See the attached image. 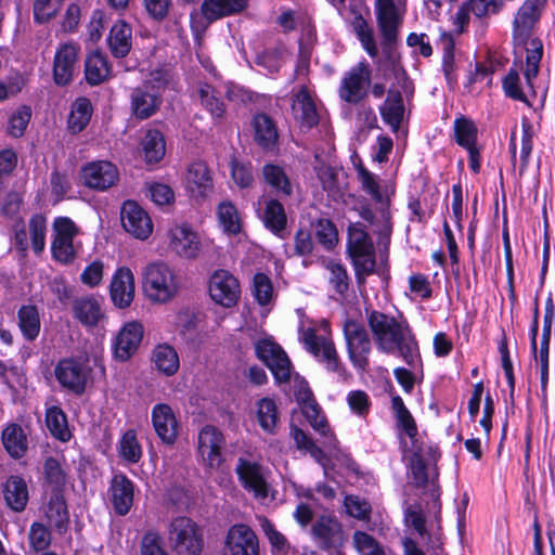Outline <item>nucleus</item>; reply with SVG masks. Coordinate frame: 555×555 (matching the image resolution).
Segmentation results:
<instances>
[{
  "label": "nucleus",
  "instance_id": "nucleus-1",
  "mask_svg": "<svg viewBox=\"0 0 555 555\" xmlns=\"http://www.w3.org/2000/svg\"><path fill=\"white\" fill-rule=\"evenodd\" d=\"M367 326L380 352L400 356L408 365L420 360L418 345L408 322L378 310H365Z\"/></svg>",
  "mask_w": 555,
  "mask_h": 555
},
{
  "label": "nucleus",
  "instance_id": "nucleus-2",
  "mask_svg": "<svg viewBox=\"0 0 555 555\" xmlns=\"http://www.w3.org/2000/svg\"><path fill=\"white\" fill-rule=\"evenodd\" d=\"M547 0H525L517 10L513 21V37L526 44L525 77L528 83L537 77L543 55V43L538 38H530L534 26L540 21Z\"/></svg>",
  "mask_w": 555,
  "mask_h": 555
},
{
  "label": "nucleus",
  "instance_id": "nucleus-3",
  "mask_svg": "<svg viewBox=\"0 0 555 555\" xmlns=\"http://www.w3.org/2000/svg\"><path fill=\"white\" fill-rule=\"evenodd\" d=\"M299 340L304 344L305 349L325 366L327 372L336 373L343 377L346 376V367L327 326L322 330L313 326H301L299 328Z\"/></svg>",
  "mask_w": 555,
  "mask_h": 555
},
{
  "label": "nucleus",
  "instance_id": "nucleus-4",
  "mask_svg": "<svg viewBox=\"0 0 555 555\" xmlns=\"http://www.w3.org/2000/svg\"><path fill=\"white\" fill-rule=\"evenodd\" d=\"M347 254L350 257L358 284L375 272L376 255L374 244L362 223H352L348 228Z\"/></svg>",
  "mask_w": 555,
  "mask_h": 555
},
{
  "label": "nucleus",
  "instance_id": "nucleus-5",
  "mask_svg": "<svg viewBox=\"0 0 555 555\" xmlns=\"http://www.w3.org/2000/svg\"><path fill=\"white\" fill-rule=\"evenodd\" d=\"M145 296L153 302L165 304L178 294L179 281L173 270L164 262L145 267L142 281Z\"/></svg>",
  "mask_w": 555,
  "mask_h": 555
},
{
  "label": "nucleus",
  "instance_id": "nucleus-6",
  "mask_svg": "<svg viewBox=\"0 0 555 555\" xmlns=\"http://www.w3.org/2000/svg\"><path fill=\"white\" fill-rule=\"evenodd\" d=\"M168 541L177 555H201L204 547L202 530L185 516L176 517L169 522Z\"/></svg>",
  "mask_w": 555,
  "mask_h": 555
},
{
  "label": "nucleus",
  "instance_id": "nucleus-7",
  "mask_svg": "<svg viewBox=\"0 0 555 555\" xmlns=\"http://www.w3.org/2000/svg\"><path fill=\"white\" fill-rule=\"evenodd\" d=\"M343 334L349 361L357 370L366 371L372 352V339L364 324L354 319H347L343 324Z\"/></svg>",
  "mask_w": 555,
  "mask_h": 555
},
{
  "label": "nucleus",
  "instance_id": "nucleus-8",
  "mask_svg": "<svg viewBox=\"0 0 555 555\" xmlns=\"http://www.w3.org/2000/svg\"><path fill=\"white\" fill-rule=\"evenodd\" d=\"M372 80V69L366 61H361L347 70L338 86V96L341 101L357 105L369 92Z\"/></svg>",
  "mask_w": 555,
  "mask_h": 555
},
{
  "label": "nucleus",
  "instance_id": "nucleus-9",
  "mask_svg": "<svg viewBox=\"0 0 555 555\" xmlns=\"http://www.w3.org/2000/svg\"><path fill=\"white\" fill-rule=\"evenodd\" d=\"M257 358L272 372L278 383H287L291 379L292 363L280 345L270 338L260 339L255 344Z\"/></svg>",
  "mask_w": 555,
  "mask_h": 555
},
{
  "label": "nucleus",
  "instance_id": "nucleus-10",
  "mask_svg": "<svg viewBox=\"0 0 555 555\" xmlns=\"http://www.w3.org/2000/svg\"><path fill=\"white\" fill-rule=\"evenodd\" d=\"M54 376L64 389L76 396H81L90 379V369L77 359L66 358L56 363Z\"/></svg>",
  "mask_w": 555,
  "mask_h": 555
},
{
  "label": "nucleus",
  "instance_id": "nucleus-11",
  "mask_svg": "<svg viewBox=\"0 0 555 555\" xmlns=\"http://www.w3.org/2000/svg\"><path fill=\"white\" fill-rule=\"evenodd\" d=\"M225 439L215 426L206 425L198 434L197 450L206 467L219 469L224 462Z\"/></svg>",
  "mask_w": 555,
  "mask_h": 555
},
{
  "label": "nucleus",
  "instance_id": "nucleus-12",
  "mask_svg": "<svg viewBox=\"0 0 555 555\" xmlns=\"http://www.w3.org/2000/svg\"><path fill=\"white\" fill-rule=\"evenodd\" d=\"M235 473L242 487L257 500H266L269 495V482L263 467L244 457H238Z\"/></svg>",
  "mask_w": 555,
  "mask_h": 555
},
{
  "label": "nucleus",
  "instance_id": "nucleus-13",
  "mask_svg": "<svg viewBox=\"0 0 555 555\" xmlns=\"http://www.w3.org/2000/svg\"><path fill=\"white\" fill-rule=\"evenodd\" d=\"M375 13L377 26L383 37V49L391 50L397 43L402 17L393 0H376Z\"/></svg>",
  "mask_w": 555,
  "mask_h": 555
},
{
  "label": "nucleus",
  "instance_id": "nucleus-14",
  "mask_svg": "<svg viewBox=\"0 0 555 555\" xmlns=\"http://www.w3.org/2000/svg\"><path fill=\"white\" fill-rule=\"evenodd\" d=\"M80 178L88 189L103 192L117 183L119 171L111 162L93 160L81 168Z\"/></svg>",
  "mask_w": 555,
  "mask_h": 555
},
{
  "label": "nucleus",
  "instance_id": "nucleus-15",
  "mask_svg": "<svg viewBox=\"0 0 555 555\" xmlns=\"http://www.w3.org/2000/svg\"><path fill=\"white\" fill-rule=\"evenodd\" d=\"M54 240L51 250L53 258L61 263H69L75 259L73 240L77 234L75 223L66 217H59L53 222Z\"/></svg>",
  "mask_w": 555,
  "mask_h": 555
},
{
  "label": "nucleus",
  "instance_id": "nucleus-16",
  "mask_svg": "<svg viewBox=\"0 0 555 555\" xmlns=\"http://www.w3.org/2000/svg\"><path fill=\"white\" fill-rule=\"evenodd\" d=\"M209 295L216 304L231 308L240 298V283L229 271L217 270L209 281Z\"/></svg>",
  "mask_w": 555,
  "mask_h": 555
},
{
  "label": "nucleus",
  "instance_id": "nucleus-17",
  "mask_svg": "<svg viewBox=\"0 0 555 555\" xmlns=\"http://www.w3.org/2000/svg\"><path fill=\"white\" fill-rule=\"evenodd\" d=\"M80 46L65 42L56 49L53 60V80L57 86H67L77 68Z\"/></svg>",
  "mask_w": 555,
  "mask_h": 555
},
{
  "label": "nucleus",
  "instance_id": "nucleus-18",
  "mask_svg": "<svg viewBox=\"0 0 555 555\" xmlns=\"http://www.w3.org/2000/svg\"><path fill=\"white\" fill-rule=\"evenodd\" d=\"M124 229L132 236L145 240L153 231V223L146 211L133 201H126L120 210Z\"/></svg>",
  "mask_w": 555,
  "mask_h": 555
},
{
  "label": "nucleus",
  "instance_id": "nucleus-19",
  "mask_svg": "<svg viewBox=\"0 0 555 555\" xmlns=\"http://www.w3.org/2000/svg\"><path fill=\"white\" fill-rule=\"evenodd\" d=\"M225 555H259V542L247 525L232 526L227 534Z\"/></svg>",
  "mask_w": 555,
  "mask_h": 555
},
{
  "label": "nucleus",
  "instance_id": "nucleus-20",
  "mask_svg": "<svg viewBox=\"0 0 555 555\" xmlns=\"http://www.w3.org/2000/svg\"><path fill=\"white\" fill-rule=\"evenodd\" d=\"M291 107L292 114L301 130H310L319 124L320 117L317 104L306 86H301L293 95Z\"/></svg>",
  "mask_w": 555,
  "mask_h": 555
},
{
  "label": "nucleus",
  "instance_id": "nucleus-21",
  "mask_svg": "<svg viewBox=\"0 0 555 555\" xmlns=\"http://www.w3.org/2000/svg\"><path fill=\"white\" fill-rule=\"evenodd\" d=\"M311 533L318 546L324 551L340 547L344 543L341 526L333 517L318 518L311 527Z\"/></svg>",
  "mask_w": 555,
  "mask_h": 555
},
{
  "label": "nucleus",
  "instance_id": "nucleus-22",
  "mask_svg": "<svg viewBox=\"0 0 555 555\" xmlns=\"http://www.w3.org/2000/svg\"><path fill=\"white\" fill-rule=\"evenodd\" d=\"M143 337V326L139 322H129L118 332L113 347L115 357L128 360L138 349Z\"/></svg>",
  "mask_w": 555,
  "mask_h": 555
},
{
  "label": "nucleus",
  "instance_id": "nucleus-23",
  "mask_svg": "<svg viewBox=\"0 0 555 555\" xmlns=\"http://www.w3.org/2000/svg\"><path fill=\"white\" fill-rule=\"evenodd\" d=\"M152 422L159 439L172 444L178 437V421L172 409L166 403H158L152 409Z\"/></svg>",
  "mask_w": 555,
  "mask_h": 555
},
{
  "label": "nucleus",
  "instance_id": "nucleus-24",
  "mask_svg": "<svg viewBox=\"0 0 555 555\" xmlns=\"http://www.w3.org/2000/svg\"><path fill=\"white\" fill-rule=\"evenodd\" d=\"M109 493L115 512L120 516L127 515L133 504V482L126 475L116 474L111 480Z\"/></svg>",
  "mask_w": 555,
  "mask_h": 555
},
{
  "label": "nucleus",
  "instance_id": "nucleus-25",
  "mask_svg": "<svg viewBox=\"0 0 555 555\" xmlns=\"http://www.w3.org/2000/svg\"><path fill=\"white\" fill-rule=\"evenodd\" d=\"M111 298L118 308H127L134 298V276L129 268H119L111 282Z\"/></svg>",
  "mask_w": 555,
  "mask_h": 555
},
{
  "label": "nucleus",
  "instance_id": "nucleus-26",
  "mask_svg": "<svg viewBox=\"0 0 555 555\" xmlns=\"http://www.w3.org/2000/svg\"><path fill=\"white\" fill-rule=\"evenodd\" d=\"M131 111L139 119H146L154 115L162 104L160 93L149 90V85H141L132 90Z\"/></svg>",
  "mask_w": 555,
  "mask_h": 555
},
{
  "label": "nucleus",
  "instance_id": "nucleus-27",
  "mask_svg": "<svg viewBox=\"0 0 555 555\" xmlns=\"http://www.w3.org/2000/svg\"><path fill=\"white\" fill-rule=\"evenodd\" d=\"M72 312L83 326L92 327L104 318L101 300L93 295L77 297L72 302Z\"/></svg>",
  "mask_w": 555,
  "mask_h": 555
},
{
  "label": "nucleus",
  "instance_id": "nucleus-28",
  "mask_svg": "<svg viewBox=\"0 0 555 555\" xmlns=\"http://www.w3.org/2000/svg\"><path fill=\"white\" fill-rule=\"evenodd\" d=\"M382 120L390 128L392 132H398L404 118L405 107L403 96L397 89H389L387 96L379 106Z\"/></svg>",
  "mask_w": 555,
  "mask_h": 555
},
{
  "label": "nucleus",
  "instance_id": "nucleus-29",
  "mask_svg": "<svg viewBox=\"0 0 555 555\" xmlns=\"http://www.w3.org/2000/svg\"><path fill=\"white\" fill-rule=\"evenodd\" d=\"M3 498L12 511L23 512L29 499L26 481L20 476L9 477L3 485Z\"/></svg>",
  "mask_w": 555,
  "mask_h": 555
},
{
  "label": "nucleus",
  "instance_id": "nucleus-30",
  "mask_svg": "<svg viewBox=\"0 0 555 555\" xmlns=\"http://www.w3.org/2000/svg\"><path fill=\"white\" fill-rule=\"evenodd\" d=\"M247 7V0H204L201 5L203 16L215 22L224 16L242 12Z\"/></svg>",
  "mask_w": 555,
  "mask_h": 555
},
{
  "label": "nucleus",
  "instance_id": "nucleus-31",
  "mask_svg": "<svg viewBox=\"0 0 555 555\" xmlns=\"http://www.w3.org/2000/svg\"><path fill=\"white\" fill-rule=\"evenodd\" d=\"M255 141L263 150H273L279 140L274 120L264 113H259L253 119Z\"/></svg>",
  "mask_w": 555,
  "mask_h": 555
},
{
  "label": "nucleus",
  "instance_id": "nucleus-32",
  "mask_svg": "<svg viewBox=\"0 0 555 555\" xmlns=\"http://www.w3.org/2000/svg\"><path fill=\"white\" fill-rule=\"evenodd\" d=\"M260 218L264 227L276 236L284 238L287 217L284 206L274 198L264 202V208Z\"/></svg>",
  "mask_w": 555,
  "mask_h": 555
},
{
  "label": "nucleus",
  "instance_id": "nucleus-33",
  "mask_svg": "<svg viewBox=\"0 0 555 555\" xmlns=\"http://www.w3.org/2000/svg\"><path fill=\"white\" fill-rule=\"evenodd\" d=\"M171 246L176 253L185 258H194L199 248L197 234L186 224L171 230Z\"/></svg>",
  "mask_w": 555,
  "mask_h": 555
},
{
  "label": "nucleus",
  "instance_id": "nucleus-34",
  "mask_svg": "<svg viewBox=\"0 0 555 555\" xmlns=\"http://www.w3.org/2000/svg\"><path fill=\"white\" fill-rule=\"evenodd\" d=\"M301 412L311 427L326 439L325 443L332 444L334 435L331 431L327 420L322 414L320 405L310 396L302 401Z\"/></svg>",
  "mask_w": 555,
  "mask_h": 555
},
{
  "label": "nucleus",
  "instance_id": "nucleus-35",
  "mask_svg": "<svg viewBox=\"0 0 555 555\" xmlns=\"http://www.w3.org/2000/svg\"><path fill=\"white\" fill-rule=\"evenodd\" d=\"M108 47L115 57H125L132 47V29L124 21L113 25L108 36Z\"/></svg>",
  "mask_w": 555,
  "mask_h": 555
},
{
  "label": "nucleus",
  "instance_id": "nucleus-36",
  "mask_svg": "<svg viewBox=\"0 0 555 555\" xmlns=\"http://www.w3.org/2000/svg\"><path fill=\"white\" fill-rule=\"evenodd\" d=\"M2 443L13 459H21L28 449V440L24 429L18 424H10L2 430Z\"/></svg>",
  "mask_w": 555,
  "mask_h": 555
},
{
  "label": "nucleus",
  "instance_id": "nucleus-37",
  "mask_svg": "<svg viewBox=\"0 0 555 555\" xmlns=\"http://www.w3.org/2000/svg\"><path fill=\"white\" fill-rule=\"evenodd\" d=\"M193 96L214 118H221L223 116L225 112L224 103L220 100L218 92L211 85L198 81Z\"/></svg>",
  "mask_w": 555,
  "mask_h": 555
},
{
  "label": "nucleus",
  "instance_id": "nucleus-38",
  "mask_svg": "<svg viewBox=\"0 0 555 555\" xmlns=\"http://www.w3.org/2000/svg\"><path fill=\"white\" fill-rule=\"evenodd\" d=\"M17 324L23 337L27 341L37 339L41 330L38 308L33 305L22 306L17 311Z\"/></svg>",
  "mask_w": 555,
  "mask_h": 555
},
{
  "label": "nucleus",
  "instance_id": "nucleus-39",
  "mask_svg": "<svg viewBox=\"0 0 555 555\" xmlns=\"http://www.w3.org/2000/svg\"><path fill=\"white\" fill-rule=\"evenodd\" d=\"M111 67L101 52H92L85 62L86 80L91 86H98L108 79Z\"/></svg>",
  "mask_w": 555,
  "mask_h": 555
},
{
  "label": "nucleus",
  "instance_id": "nucleus-40",
  "mask_svg": "<svg viewBox=\"0 0 555 555\" xmlns=\"http://www.w3.org/2000/svg\"><path fill=\"white\" fill-rule=\"evenodd\" d=\"M44 513L49 522L60 532L67 528L69 514L63 492L51 493Z\"/></svg>",
  "mask_w": 555,
  "mask_h": 555
},
{
  "label": "nucleus",
  "instance_id": "nucleus-41",
  "mask_svg": "<svg viewBox=\"0 0 555 555\" xmlns=\"http://www.w3.org/2000/svg\"><path fill=\"white\" fill-rule=\"evenodd\" d=\"M186 179L191 191L199 196H206L212 190L210 171L203 162H195L190 165Z\"/></svg>",
  "mask_w": 555,
  "mask_h": 555
},
{
  "label": "nucleus",
  "instance_id": "nucleus-42",
  "mask_svg": "<svg viewBox=\"0 0 555 555\" xmlns=\"http://www.w3.org/2000/svg\"><path fill=\"white\" fill-rule=\"evenodd\" d=\"M152 361L156 370L166 376L175 375L180 366L177 351L167 344L158 345L153 350Z\"/></svg>",
  "mask_w": 555,
  "mask_h": 555
},
{
  "label": "nucleus",
  "instance_id": "nucleus-43",
  "mask_svg": "<svg viewBox=\"0 0 555 555\" xmlns=\"http://www.w3.org/2000/svg\"><path fill=\"white\" fill-rule=\"evenodd\" d=\"M261 175L263 181L278 194L282 196H291L293 194L291 180L283 167L274 164H266L262 167Z\"/></svg>",
  "mask_w": 555,
  "mask_h": 555
},
{
  "label": "nucleus",
  "instance_id": "nucleus-44",
  "mask_svg": "<svg viewBox=\"0 0 555 555\" xmlns=\"http://www.w3.org/2000/svg\"><path fill=\"white\" fill-rule=\"evenodd\" d=\"M142 150L147 163H158L166 153L164 134L157 129L149 130L142 139Z\"/></svg>",
  "mask_w": 555,
  "mask_h": 555
},
{
  "label": "nucleus",
  "instance_id": "nucleus-45",
  "mask_svg": "<svg viewBox=\"0 0 555 555\" xmlns=\"http://www.w3.org/2000/svg\"><path fill=\"white\" fill-rule=\"evenodd\" d=\"M391 408L397 420L398 428L405 433L412 442H414L418 433L417 425L400 396L392 397Z\"/></svg>",
  "mask_w": 555,
  "mask_h": 555
},
{
  "label": "nucleus",
  "instance_id": "nucleus-46",
  "mask_svg": "<svg viewBox=\"0 0 555 555\" xmlns=\"http://www.w3.org/2000/svg\"><path fill=\"white\" fill-rule=\"evenodd\" d=\"M92 104L87 98H78L72 107L68 117V127L74 133L81 132L89 124L92 116Z\"/></svg>",
  "mask_w": 555,
  "mask_h": 555
},
{
  "label": "nucleus",
  "instance_id": "nucleus-47",
  "mask_svg": "<svg viewBox=\"0 0 555 555\" xmlns=\"http://www.w3.org/2000/svg\"><path fill=\"white\" fill-rule=\"evenodd\" d=\"M47 426L56 439L66 442L70 439L72 434L68 429L67 418L65 413L59 406H51L46 413Z\"/></svg>",
  "mask_w": 555,
  "mask_h": 555
},
{
  "label": "nucleus",
  "instance_id": "nucleus-48",
  "mask_svg": "<svg viewBox=\"0 0 555 555\" xmlns=\"http://www.w3.org/2000/svg\"><path fill=\"white\" fill-rule=\"evenodd\" d=\"M259 526L267 537L273 555H287L289 551V543L286 537L276 530L274 525L264 516L258 518Z\"/></svg>",
  "mask_w": 555,
  "mask_h": 555
},
{
  "label": "nucleus",
  "instance_id": "nucleus-49",
  "mask_svg": "<svg viewBox=\"0 0 555 555\" xmlns=\"http://www.w3.org/2000/svg\"><path fill=\"white\" fill-rule=\"evenodd\" d=\"M257 418L260 427L268 434H274L278 425V409L272 399L262 398L257 402Z\"/></svg>",
  "mask_w": 555,
  "mask_h": 555
},
{
  "label": "nucleus",
  "instance_id": "nucleus-50",
  "mask_svg": "<svg viewBox=\"0 0 555 555\" xmlns=\"http://www.w3.org/2000/svg\"><path fill=\"white\" fill-rule=\"evenodd\" d=\"M43 474L48 486L51 488V493L64 491L66 473L56 459L50 456L44 461Z\"/></svg>",
  "mask_w": 555,
  "mask_h": 555
},
{
  "label": "nucleus",
  "instance_id": "nucleus-51",
  "mask_svg": "<svg viewBox=\"0 0 555 555\" xmlns=\"http://www.w3.org/2000/svg\"><path fill=\"white\" fill-rule=\"evenodd\" d=\"M478 129L473 120L462 116L454 120V137L464 149L476 146Z\"/></svg>",
  "mask_w": 555,
  "mask_h": 555
},
{
  "label": "nucleus",
  "instance_id": "nucleus-52",
  "mask_svg": "<svg viewBox=\"0 0 555 555\" xmlns=\"http://www.w3.org/2000/svg\"><path fill=\"white\" fill-rule=\"evenodd\" d=\"M119 456L130 464L138 463L142 457V448L133 429L127 430L118 444Z\"/></svg>",
  "mask_w": 555,
  "mask_h": 555
},
{
  "label": "nucleus",
  "instance_id": "nucleus-53",
  "mask_svg": "<svg viewBox=\"0 0 555 555\" xmlns=\"http://www.w3.org/2000/svg\"><path fill=\"white\" fill-rule=\"evenodd\" d=\"M343 171L336 167L322 166L319 170V179L322 183L324 191L332 197H337L343 194Z\"/></svg>",
  "mask_w": 555,
  "mask_h": 555
},
{
  "label": "nucleus",
  "instance_id": "nucleus-54",
  "mask_svg": "<svg viewBox=\"0 0 555 555\" xmlns=\"http://www.w3.org/2000/svg\"><path fill=\"white\" fill-rule=\"evenodd\" d=\"M326 270L330 272L328 282L339 295H344L349 288V275L344 264L330 260L326 266Z\"/></svg>",
  "mask_w": 555,
  "mask_h": 555
},
{
  "label": "nucleus",
  "instance_id": "nucleus-55",
  "mask_svg": "<svg viewBox=\"0 0 555 555\" xmlns=\"http://www.w3.org/2000/svg\"><path fill=\"white\" fill-rule=\"evenodd\" d=\"M318 242L325 249H332L338 243V231L336 225L330 219H319L314 224Z\"/></svg>",
  "mask_w": 555,
  "mask_h": 555
},
{
  "label": "nucleus",
  "instance_id": "nucleus-56",
  "mask_svg": "<svg viewBox=\"0 0 555 555\" xmlns=\"http://www.w3.org/2000/svg\"><path fill=\"white\" fill-rule=\"evenodd\" d=\"M28 225L33 249L40 254L46 245L47 219L42 215H34Z\"/></svg>",
  "mask_w": 555,
  "mask_h": 555
},
{
  "label": "nucleus",
  "instance_id": "nucleus-57",
  "mask_svg": "<svg viewBox=\"0 0 555 555\" xmlns=\"http://www.w3.org/2000/svg\"><path fill=\"white\" fill-rule=\"evenodd\" d=\"M218 219L225 232L236 234L241 231L237 210L232 203L223 202L219 205Z\"/></svg>",
  "mask_w": 555,
  "mask_h": 555
},
{
  "label": "nucleus",
  "instance_id": "nucleus-58",
  "mask_svg": "<svg viewBox=\"0 0 555 555\" xmlns=\"http://www.w3.org/2000/svg\"><path fill=\"white\" fill-rule=\"evenodd\" d=\"M253 295L261 306L268 305L273 297V285L271 279L261 272L253 278Z\"/></svg>",
  "mask_w": 555,
  "mask_h": 555
},
{
  "label": "nucleus",
  "instance_id": "nucleus-59",
  "mask_svg": "<svg viewBox=\"0 0 555 555\" xmlns=\"http://www.w3.org/2000/svg\"><path fill=\"white\" fill-rule=\"evenodd\" d=\"M352 540L354 547L360 555H385V552L377 540L364 531H356Z\"/></svg>",
  "mask_w": 555,
  "mask_h": 555
},
{
  "label": "nucleus",
  "instance_id": "nucleus-60",
  "mask_svg": "<svg viewBox=\"0 0 555 555\" xmlns=\"http://www.w3.org/2000/svg\"><path fill=\"white\" fill-rule=\"evenodd\" d=\"M354 29L363 49L367 52V54L371 57L377 56L378 50L374 41L373 31L363 17L360 16L356 20Z\"/></svg>",
  "mask_w": 555,
  "mask_h": 555
},
{
  "label": "nucleus",
  "instance_id": "nucleus-61",
  "mask_svg": "<svg viewBox=\"0 0 555 555\" xmlns=\"http://www.w3.org/2000/svg\"><path fill=\"white\" fill-rule=\"evenodd\" d=\"M29 543L36 552L44 551L51 544V532L41 522H34L29 528Z\"/></svg>",
  "mask_w": 555,
  "mask_h": 555
},
{
  "label": "nucleus",
  "instance_id": "nucleus-62",
  "mask_svg": "<svg viewBox=\"0 0 555 555\" xmlns=\"http://www.w3.org/2000/svg\"><path fill=\"white\" fill-rule=\"evenodd\" d=\"M230 166L232 179L240 188H249L253 184L254 176L250 164H243L233 156Z\"/></svg>",
  "mask_w": 555,
  "mask_h": 555
},
{
  "label": "nucleus",
  "instance_id": "nucleus-63",
  "mask_svg": "<svg viewBox=\"0 0 555 555\" xmlns=\"http://www.w3.org/2000/svg\"><path fill=\"white\" fill-rule=\"evenodd\" d=\"M62 0H35L34 18L37 23H46L53 18L61 9Z\"/></svg>",
  "mask_w": 555,
  "mask_h": 555
},
{
  "label": "nucleus",
  "instance_id": "nucleus-64",
  "mask_svg": "<svg viewBox=\"0 0 555 555\" xmlns=\"http://www.w3.org/2000/svg\"><path fill=\"white\" fill-rule=\"evenodd\" d=\"M141 555H169L163 546V539L157 531H146L140 544Z\"/></svg>",
  "mask_w": 555,
  "mask_h": 555
}]
</instances>
